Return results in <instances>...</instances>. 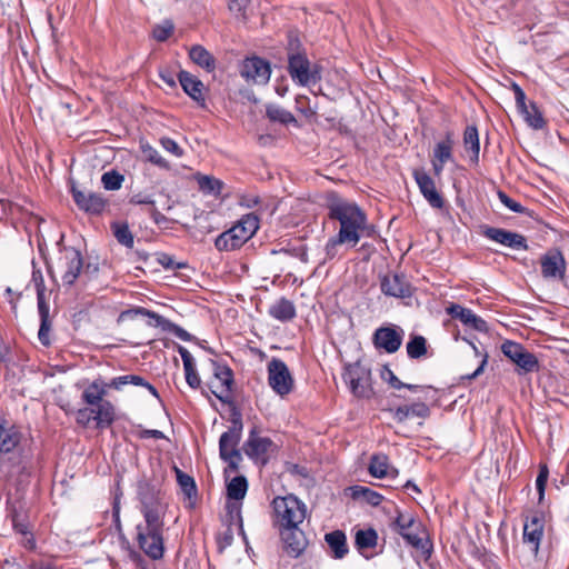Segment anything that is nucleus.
<instances>
[{
    "label": "nucleus",
    "instance_id": "dca6fc26",
    "mask_svg": "<svg viewBox=\"0 0 569 569\" xmlns=\"http://www.w3.org/2000/svg\"><path fill=\"white\" fill-rule=\"evenodd\" d=\"M240 74L248 82L266 84L271 76V68L268 61L259 57H251L243 60L240 66Z\"/></svg>",
    "mask_w": 569,
    "mask_h": 569
},
{
    "label": "nucleus",
    "instance_id": "473e14b6",
    "mask_svg": "<svg viewBox=\"0 0 569 569\" xmlns=\"http://www.w3.org/2000/svg\"><path fill=\"white\" fill-rule=\"evenodd\" d=\"M106 388H108L107 383L100 379L92 381L82 392V400L91 407L106 402L107 400L103 399L107 395Z\"/></svg>",
    "mask_w": 569,
    "mask_h": 569
},
{
    "label": "nucleus",
    "instance_id": "cd10ccee",
    "mask_svg": "<svg viewBox=\"0 0 569 569\" xmlns=\"http://www.w3.org/2000/svg\"><path fill=\"white\" fill-rule=\"evenodd\" d=\"M368 471L372 477L379 479L386 477L396 478L398 476V470L390 466L388 456L383 453L371 456Z\"/></svg>",
    "mask_w": 569,
    "mask_h": 569
},
{
    "label": "nucleus",
    "instance_id": "5fc2aeb1",
    "mask_svg": "<svg viewBox=\"0 0 569 569\" xmlns=\"http://www.w3.org/2000/svg\"><path fill=\"white\" fill-rule=\"evenodd\" d=\"M548 476H549L548 467L546 465H541L539 467V473L536 479V488H537V491L539 495V502H541L545 498V490H546V485L548 481Z\"/></svg>",
    "mask_w": 569,
    "mask_h": 569
},
{
    "label": "nucleus",
    "instance_id": "774afa93",
    "mask_svg": "<svg viewBox=\"0 0 569 569\" xmlns=\"http://www.w3.org/2000/svg\"><path fill=\"white\" fill-rule=\"evenodd\" d=\"M133 204H149L151 208L154 207V199L151 194H144L142 192L133 194L130 200Z\"/></svg>",
    "mask_w": 569,
    "mask_h": 569
},
{
    "label": "nucleus",
    "instance_id": "e2e57ef3",
    "mask_svg": "<svg viewBox=\"0 0 569 569\" xmlns=\"http://www.w3.org/2000/svg\"><path fill=\"white\" fill-rule=\"evenodd\" d=\"M184 376L188 386L192 389H199L201 385V379L196 370V366L190 368H184Z\"/></svg>",
    "mask_w": 569,
    "mask_h": 569
},
{
    "label": "nucleus",
    "instance_id": "39448f33",
    "mask_svg": "<svg viewBox=\"0 0 569 569\" xmlns=\"http://www.w3.org/2000/svg\"><path fill=\"white\" fill-rule=\"evenodd\" d=\"M342 379L355 397L369 399L373 396L371 371L361 362L346 366Z\"/></svg>",
    "mask_w": 569,
    "mask_h": 569
},
{
    "label": "nucleus",
    "instance_id": "f257e3e1",
    "mask_svg": "<svg viewBox=\"0 0 569 569\" xmlns=\"http://www.w3.org/2000/svg\"><path fill=\"white\" fill-rule=\"evenodd\" d=\"M325 208L329 220L339 222L337 234L329 238L325 246L328 260L337 257L339 246L355 248L362 237L372 236L373 226L369 224L367 213L355 201L336 191H328L325 194Z\"/></svg>",
    "mask_w": 569,
    "mask_h": 569
},
{
    "label": "nucleus",
    "instance_id": "ddd939ff",
    "mask_svg": "<svg viewBox=\"0 0 569 569\" xmlns=\"http://www.w3.org/2000/svg\"><path fill=\"white\" fill-rule=\"evenodd\" d=\"M541 276L546 280L560 281L565 279L567 262L559 249H550L540 257Z\"/></svg>",
    "mask_w": 569,
    "mask_h": 569
},
{
    "label": "nucleus",
    "instance_id": "2f4dec72",
    "mask_svg": "<svg viewBox=\"0 0 569 569\" xmlns=\"http://www.w3.org/2000/svg\"><path fill=\"white\" fill-rule=\"evenodd\" d=\"M189 58L191 61L208 72H212L216 69L214 57L202 46L194 44L189 50Z\"/></svg>",
    "mask_w": 569,
    "mask_h": 569
},
{
    "label": "nucleus",
    "instance_id": "c03bdc74",
    "mask_svg": "<svg viewBox=\"0 0 569 569\" xmlns=\"http://www.w3.org/2000/svg\"><path fill=\"white\" fill-rule=\"evenodd\" d=\"M141 150H142V153L143 156L146 157V159L151 162L152 164L161 168V169H169L170 168V163L168 160H166L161 154L160 152L153 148L152 146L150 144H143L141 147Z\"/></svg>",
    "mask_w": 569,
    "mask_h": 569
},
{
    "label": "nucleus",
    "instance_id": "4c0bfd02",
    "mask_svg": "<svg viewBox=\"0 0 569 569\" xmlns=\"http://www.w3.org/2000/svg\"><path fill=\"white\" fill-rule=\"evenodd\" d=\"M248 491V481L244 476H236L227 483V496L231 500L240 501Z\"/></svg>",
    "mask_w": 569,
    "mask_h": 569
},
{
    "label": "nucleus",
    "instance_id": "a878e982",
    "mask_svg": "<svg viewBox=\"0 0 569 569\" xmlns=\"http://www.w3.org/2000/svg\"><path fill=\"white\" fill-rule=\"evenodd\" d=\"M22 433L20 430L0 419V453L12 452L21 442Z\"/></svg>",
    "mask_w": 569,
    "mask_h": 569
},
{
    "label": "nucleus",
    "instance_id": "412c9836",
    "mask_svg": "<svg viewBox=\"0 0 569 569\" xmlns=\"http://www.w3.org/2000/svg\"><path fill=\"white\" fill-rule=\"evenodd\" d=\"M403 339V331L393 327L378 328L373 333V345L387 353H395L399 350Z\"/></svg>",
    "mask_w": 569,
    "mask_h": 569
},
{
    "label": "nucleus",
    "instance_id": "2eb2a0df",
    "mask_svg": "<svg viewBox=\"0 0 569 569\" xmlns=\"http://www.w3.org/2000/svg\"><path fill=\"white\" fill-rule=\"evenodd\" d=\"M511 88L515 93L517 109L527 124L535 130L543 129L546 121L537 104L535 102L526 103V93L518 83L512 82Z\"/></svg>",
    "mask_w": 569,
    "mask_h": 569
},
{
    "label": "nucleus",
    "instance_id": "72a5a7b5",
    "mask_svg": "<svg viewBox=\"0 0 569 569\" xmlns=\"http://www.w3.org/2000/svg\"><path fill=\"white\" fill-rule=\"evenodd\" d=\"M49 303L42 302L41 305H38V312L40 317V328L38 331V339L44 347L50 346V331H51V320L49 315Z\"/></svg>",
    "mask_w": 569,
    "mask_h": 569
},
{
    "label": "nucleus",
    "instance_id": "4be33fe9",
    "mask_svg": "<svg viewBox=\"0 0 569 569\" xmlns=\"http://www.w3.org/2000/svg\"><path fill=\"white\" fill-rule=\"evenodd\" d=\"M380 289L383 295L393 298H409L412 295V287L403 274H386L380 280Z\"/></svg>",
    "mask_w": 569,
    "mask_h": 569
},
{
    "label": "nucleus",
    "instance_id": "bb28decb",
    "mask_svg": "<svg viewBox=\"0 0 569 569\" xmlns=\"http://www.w3.org/2000/svg\"><path fill=\"white\" fill-rule=\"evenodd\" d=\"M178 80L183 91L199 104L204 106L203 90L204 86L197 77L188 71L181 70L178 74Z\"/></svg>",
    "mask_w": 569,
    "mask_h": 569
},
{
    "label": "nucleus",
    "instance_id": "49530a36",
    "mask_svg": "<svg viewBox=\"0 0 569 569\" xmlns=\"http://www.w3.org/2000/svg\"><path fill=\"white\" fill-rule=\"evenodd\" d=\"M124 177L116 170L107 171L101 177V182L106 190H119L122 186Z\"/></svg>",
    "mask_w": 569,
    "mask_h": 569
},
{
    "label": "nucleus",
    "instance_id": "c9c22d12",
    "mask_svg": "<svg viewBox=\"0 0 569 569\" xmlns=\"http://www.w3.org/2000/svg\"><path fill=\"white\" fill-rule=\"evenodd\" d=\"M350 491H351V497L353 499L362 500L372 507L379 506L383 500L382 495L370 489L369 487L356 485V486L350 487Z\"/></svg>",
    "mask_w": 569,
    "mask_h": 569
},
{
    "label": "nucleus",
    "instance_id": "f3484780",
    "mask_svg": "<svg viewBox=\"0 0 569 569\" xmlns=\"http://www.w3.org/2000/svg\"><path fill=\"white\" fill-rule=\"evenodd\" d=\"M63 286L71 287L77 281L83 267L81 252L73 247L64 248L61 257Z\"/></svg>",
    "mask_w": 569,
    "mask_h": 569
},
{
    "label": "nucleus",
    "instance_id": "680f3d73",
    "mask_svg": "<svg viewBox=\"0 0 569 569\" xmlns=\"http://www.w3.org/2000/svg\"><path fill=\"white\" fill-rule=\"evenodd\" d=\"M381 378L387 381L393 389H402L405 383L398 379L395 372L387 366L381 371Z\"/></svg>",
    "mask_w": 569,
    "mask_h": 569
},
{
    "label": "nucleus",
    "instance_id": "79ce46f5",
    "mask_svg": "<svg viewBox=\"0 0 569 569\" xmlns=\"http://www.w3.org/2000/svg\"><path fill=\"white\" fill-rule=\"evenodd\" d=\"M112 228H113V234H114L117 241L120 244L131 249L134 244V239H133V234L130 231L128 224L127 223H114L112 226Z\"/></svg>",
    "mask_w": 569,
    "mask_h": 569
},
{
    "label": "nucleus",
    "instance_id": "9b49d317",
    "mask_svg": "<svg viewBox=\"0 0 569 569\" xmlns=\"http://www.w3.org/2000/svg\"><path fill=\"white\" fill-rule=\"evenodd\" d=\"M391 528L399 533L408 545L416 549H425L423 539L419 536L421 523L411 515H405L398 511L397 517L391 522Z\"/></svg>",
    "mask_w": 569,
    "mask_h": 569
},
{
    "label": "nucleus",
    "instance_id": "8fccbe9b",
    "mask_svg": "<svg viewBox=\"0 0 569 569\" xmlns=\"http://www.w3.org/2000/svg\"><path fill=\"white\" fill-rule=\"evenodd\" d=\"M173 23L169 20H164L162 23L154 26L152 36L157 41H166L173 32Z\"/></svg>",
    "mask_w": 569,
    "mask_h": 569
},
{
    "label": "nucleus",
    "instance_id": "7c9ffc66",
    "mask_svg": "<svg viewBox=\"0 0 569 569\" xmlns=\"http://www.w3.org/2000/svg\"><path fill=\"white\" fill-rule=\"evenodd\" d=\"M269 315L281 322H287L296 317V308L292 301L280 298L269 308Z\"/></svg>",
    "mask_w": 569,
    "mask_h": 569
},
{
    "label": "nucleus",
    "instance_id": "0e129e2a",
    "mask_svg": "<svg viewBox=\"0 0 569 569\" xmlns=\"http://www.w3.org/2000/svg\"><path fill=\"white\" fill-rule=\"evenodd\" d=\"M158 262L168 270L181 269L186 267V263H176L173 258L167 253H161L158 258Z\"/></svg>",
    "mask_w": 569,
    "mask_h": 569
},
{
    "label": "nucleus",
    "instance_id": "a18cd8bd",
    "mask_svg": "<svg viewBox=\"0 0 569 569\" xmlns=\"http://www.w3.org/2000/svg\"><path fill=\"white\" fill-rule=\"evenodd\" d=\"M267 116L271 121H277L283 124L296 121L293 114L279 106L267 107Z\"/></svg>",
    "mask_w": 569,
    "mask_h": 569
},
{
    "label": "nucleus",
    "instance_id": "e433bc0d",
    "mask_svg": "<svg viewBox=\"0 0 569 569\" xmlns=\"http://www.w3.org/2000/svg\"><path fill=\"white\" fill-rule=\"evenodd\" d=\"M453 138L451 132H447L446 138L436 143L433 148V158L435 160L441 162H449L453 160L452 148H453Z\"/></svg>",
    "mask_w": 569,
    "mask_h": 569
},
{
    "label": "nucleus",
    "instance_id": "f8f14e48",
    "mask_svg": "<svg viewBox=\"0 0 569 569\" xmlns=\"http://www.w3.org/2000/svg\"><path fill=\"white\" fill-rule=\"evenodd\" d=\"M213 368V377L218 383H210L211 393L221 402L229 403L231 401V389L233 385V372L226 363L211 360Z\"/></svg>",
    "mask_w": 569,
    "mask_h": 569
},
{
    "label": "nucleus",
    "instance_id": "3c124183",
    "mask_svg": "<svg viewBox=\"0 0 569 569\" xmlns=\"http://www.w3.org/2000/svg\"><path fill=\"white\" fill-rule=\"evenodd\" d=\"M509 231L510 230H506V229H502V228L488 227L483 231V236L486 238L497 242V243L506 246L507 244V239H508V236H509Z\"/></svg>",
    "mask_w": 569,
    "mask_h": 569
},
{
    "label": "nucleus",
    "instance_id": "13d9d810",
    "mask_svg": "<svg viewBox=\"0 0 569 569\" xmlns=\"http://www.w3.org/2000/svg\"><path fill=\"white\" fill-rule=\"evenodd\" d=\"M506 247L516 250H528L527 239L520 233L509 231Z\"/></svg>",
    "mask_w": 569,
    "mask_h": 569
},
{
    "label": "nucleus",
    "instance_id": "a211bd4d",
    "mask_svg": "<svg viewBox=\"0 0 569 569\" xmlns=\"http://www.w3.org/2000/svg\"><path fill=\"white\" fill-rule=\"evenodd\" d=\"M412 177L418 184V188L427 200V202L436 209H441L445 206L442 196L438 192L433 179L425 169H415Z\"/></svg>",
    "mask_w": 569,
    "mask_h": 569
},
{
    "label": "nucleus",
    "instance_id": "c756f323",
    "mask_svg": "<svg viewBox=\"0 0 569 569\" xmlns=\"http://www.w3.org/2000/svg\"><path fill=\"white\" fill-rule=\"evenodd\" d=\"M325 540L328 543L332 557L335 559H342L348 553V545L346 533L341 530H335L332 532L326 533Z\"/></svg>",
    "mask_w": 569,
    "mask_h": 569
},
{
    "label": "nucleus",
    "instance_id": "c85d7f7f",
    "mask_svg": "<svg viewBox=\"0 0 569 569\" xmlns=\"http://www.w3.org/2000/svg\"><path fill=\"white\" fill-rule=\"evenodd\" d=\"M92 411V419L98 429L110 427L116 419V411L113 405L108 400L100 405L90 407Z\"/></svg>",
    "mask_w": 569,
    "mask_h": 569
},
{
    "label": "nucleus",
    "instance_id": "69168bd1",
    "mask_svg": "<svg viewBox=\"0 0 569 569\" xmlns=\"http://www.w3.org/2000/svg\"><path fill=\"white\" fill-rule=\"evenodd\" d=\"M11 521H12V527L17 533L23 536V535L30 532L28 523L20 521L18 512L13 511L11 513Z\"/></svg>",
    "mask_w": 569,
    "mask_h": 569
},
{
    "label": "nucleus",
    "instance_id": "ea45409f",
    "mask_svg": "<svg viewBox=\"0 0 569 569\" xmlns=\"http://www.w3.org/2000/svg\"><path fill=\"white\" fill-rule=\"evenodd\" d=\"M174 470H176V476H177V482H178L179 487L181 488L182 492L184 493V496L189 500L194 499L197 497V486H196L194 479L191 476L181 471L177 467L174 468Z\"/></svg>",
    "mask_w": 569,
    "mask_h": 569
},
{
    "label": "nucleus",
    "instance_id": "b1692460",
    "mask_svg": "<svg viewBox=\"0 0 569 569\" xmlns=\"http://www.w3.org/2000/svg\"><path fill=\"white\" fill-rule=\"evenodd\" d=\"M280 535L288 556L298 558L303 553L308 546V540L299 527L282 529Z\"/></svg>",
    "mask_w": 569,
    "mask_h": 569
},
{
    "label": "nucleus",
    "instance_id": "37998d69",
    "mask_svg": "<svg viewBox=\"0 0 569 569\" xmlns=\"http://www.w3.org/2000/svg\"><path fill=\"white\" fill-rule=\"evenodd\" d=\"M198 184L201 191L210 194H219L223 188V182L209 176L198 177Z\"/></svg>",
    "mask_w": 569,
    "mask_h": 569
},
{
    "label": "nucleus",
    "instance_id": "7ed1b4c3",
    "mask_svg": "<svg viewBox=\"0 0 569 569\" xmlns=\"http://www.w3.org/2000/svg\"><path fill=\"white\" fill-rule=\"evenodd\" d=\"M259 229V219L254 213L243 214L241 219L214 240L219 251H231L240 248L251 239Z\"/></svg>",
    "mask_w": 569,
    "mask_h": 569
},
{
    "label": "nucleus",
    "instance_id": "20e7f679",
    "mask_svg": "<svg viewBox=\"0 0 569 569\" xmlns=\"http://www.w3.org/2000/svg\"><path fill=\"white\" fill-rule=\"evenodd\" d=\"M271 505L282 529L299 527L307 517L306 503L292 493L276 497Z\"/></svg>",
    "mask_w": 569,
    "mask_h": 569
},
{
    "label": "nucleus",
    "instance_id": "423d86ee",
    "mask_svg": "<svg viewBox=\"0 0 569 569\" xmlns=\"http://www.w3.org/2000/svg\"><path fill=\"white\" fill-rule=\"evenodd\" d=\"M138 316L148 317L153 321H149L148 325L152 327H159L163 331H168L173 333L176 337L183 341H191L193 339L192 335L184 330L182 327L177 323L170 321L169 319L162 317L161 315L146 309L143 307H134L131 309H127L120 313L121 320L134 319Z\"/></svg>",
    "mask_w": 569,
    "mask_h": 569
},
{
    "label": "nucleus",
    "instance_id": "09e8293b",
    "mask_svg": "<svg viewBox=\"0 0 569 569\" xmlns=\"http://www.w3.org/2000/svg\"><path fill=\"white\" fill-rule=\"evenodd\" d=\"M33 271H32V281L37 291V303L41 305L42 302H47L46 300V284L43 280V276L40 269H36V263L32 261Z\"/></svg>",
    "mask_w": 569,
    "mask_h": 569
},
{
    "label": "nucleus",
    "instance_id": "338daca9",
    "mask_svg": "<svg viewBox=\"0 0 569 569\" xmlns=\"http://www.w3.org/2000/svg\"><path fill=\"white\" fill-rule=\"evenodd\" d=\"M260 203H261V199L257 194H243L240 197V200H239V204L241 207H244L248 209L256 208Z\"/></svg>",
    "mask_w": 569,
    "mask_h": 569
},
{
    "label": "nucleus",
    "instance_id": "6e6d98bb",
    "mask_svg": "<svg viewBox=\"0 0 569 569\" xmlns=\"http://www.w3.org/2000/svg\"><path fill=\"white\" fill-rule=\"evenodd\" d=\"M498 198L505 207H507L510 211L515 213H523L526 210L520 202L510 198L506 192L501 190L498 191Z\"/></svg>",
    "mask_w": 569,
    "mask_h": 569
},
{
    "label": "nucleus",
    "instance_id": "6ab92c4d",
    "mask_svg": "<svg viewBox=\"0 0 569 569\" xmlns=\"http://www.w3.org/2000/svg\"><path fill=\"white\" fill-rule=\"evenodd\" d=\"M545 518L540 512L528 517L523 526V543L535 556L538 553L540 541L543 536Z\"/></svg>",
    "mask_w": 569,
    "mask_h": 569
},
{
    "label": "nucleus",
    "instance_id": "f704fd0d",
    "mask_svg": "<svg viewBox=\"0 0 569 569\" xmlns=\"http://www.w3.org/2000/svg\"><path fill=\"white\" fill-rule=\"evenodd\" d=\"M463 146L470 151V160L478 163L480 153L479 133L476 126H467L463 132Z\"/></svg>",
    "mask_w": 569,
    "mask_h": 569
},
{
    "label": "nucleus",
    "instance_id": "aec40b11",
    "mask_svg": "<svg viewBox=\"0 0 569 569\" xmlns=\"http://www.w3.org/2000/svg\"><path fill=\"white\" fill-rule=\"evenodd\" d=\"M73 201L78 208L90 214H100L107 204V201L101 193L84 191L76 188H71Z\"/></svg>",
    "mask_w": 569,
    "mask_h": 569
},
{
    "label": "nucleus",
    "instance_id": "6e6552de",
    "mask_svg": "<svg viewBox=\"0 0 569 569\" xmlns=\"http://www.w3.org/2000/svg\"><path fill=\"white\" fill-rule=\"evenodd\" d=\"M501 351L505 357L517 366V372L520 376L539 369V361L537 357L519 342L506 340L501 345Z\"/></svg>",
    "mask_w": 569,
    "mask_h": 569
},
{
    "label": "nucleus",
    "instance_id": "5701e85b",
    "mask_svg": "<svg viewBox=\"0 0 569 569\" xmlns=\"http://www.w3.org/2000/svg\"><path fill=\"white\" fill-rule=\"evenodd\" d=\"M241 439L223 432L219 439V456L228 463L232 471H237L239 463L242 460L241 452L238 445Z\"/></svg>",
    "mask_w": 569,
    "mask_h": 569
},
{
    "label": "nucleus",
    "instance_id": "9d476101",
    "mask_svg": "<svg viewBox=\"0 0 569 569\" xmlns=\"http://www.w3.org/2000/svg\"><path fill=\"white\" fill-rule=\"evenodd\" d=\"M268 385L280 397L289 395L295 386V380L284 361L272 358L267 366Z\"/></svg>",
    "mask_w": 569,
    "mask_h": 569
},
{
    "label": "nucleus",
    "instance_id": "58836bf2",
    "mask_svg": "<svg viewBox=\"0 0 569 569\" xmlns=\"http://www.w3.org/2000/svg\"><path fill=\"white\" fill-rule=\"evenodd\" d=\"M378 533L373 528L358 530L355 537V545L359 551L376 547Z\"/></svg>",
    "mask_w": 569,
    "mask_h": 569
},
{
    "label": "nucleus",
    "instance_id": "a19ab883",
    "mask_svg": "<svg viewBox=\"0 0 569 569\" xmlns=\"http://www.w3.org/2000/svg\"><path fill=\"white\" fill-rule=\"evenodd\" d=\"M406 348L409 358L419 359L427 353V340L422 336H413Z\"/></svg>",
    "mask_w": 569,
    "mask_h": 569
},
{
    "label": "nucleus",
    "instance_id": "4468645a",
    "mask_svg": "<svg viewBox=\"0 0 569 569\" xmlns=\"http://www.w3.org/2000/svg\"><path fill=\"white\" fill-rule=\"evenodd\" d=\"M139 511L168 509L166 495L149 481H140L137 488Z\"/></svg>",
    "mask_w": 569,
    "mask_h": 569
},
{
    "label": "nucleus",
    "instance_id": "bf43d9fd",
    "mask_svg": "<svg viewBox=\"0 0 569 569\" xmlns=\"http://www.w3.org/2000/svg\"><path fill=\"white\" fill-rule=\"evenodd\" d=\"M407 408L409 410V417H417V418H428L430 416V409L425 402H413L411 405H407Z\"/></svg>",
    "mask_w": 569,
    "mask_h": 569
},
{
    "label": "nucleus",
    "instance_id": "052dcab7",
    "mask_svg": "<svg viewBox=\"0 0 569 569\" xmlns=\"http://www.w3.org/2000/svg\"><path fill=\"white\" fill-rule=\"evenodd\" d=\"M160 144L166 151L177 158H181L183 156V149L171 138L162 137L160 139Z\"/></svg>",
    "mask_w": 569,
    "mask_h": 569
},
{
    "label": "nucleus",
    "instance_id": "4d7b16f0",
    "mask_svg": "<svg viewBox=\"0 0 569 569\" xmlns=\"http://www.w3.org/2000/svg\"><path fill=\"white\" fill-rule=\"evenodd\" d=\"M229 10L237 17L246 20V10L250 0H227Z\"/></svg>",
    "mask_w": 569,
    "mask_h": 569
},
{
    "label": "nucleus",
    "instance_id": "603ef678",
    "mask_svg": "<svg viewBox=\"0 0 569 569\" xmlns=\"http://www.w3.org/2000/svg\"><path fill=\"white\" fill-rule=\"evenodd\" d=\"M230 422H231V426L226 431V433H229L230 436L241 439L242 429H243L242 416L237 409L232 410Z\"/></svg>",
    "mask_w": 569,
    "mask_h": 569
},
{
    "label": "nucleus",
    "instance_id": "393cba45",
    "mask_svg": "<svg viewBox=\"0 0 569 569\" xmlns=\"http://www.w3.org/2000/svg\"><path fill=\"white\" fill-rule=\"evenodd\" d=\"M446 312L453 319H459L465 326L471 327L477 331L486 332L488 330L487 322L471 309L465 308L458 303H450V306L446 308Z\"/></svg>",
    "mask_w": 569,
    "mask_h": 569
},
{
    "label": "nucleus",
    "instance_id": "0eeeda50",
    "mask_svg": "<svg viewBox=\"0 0 569 569\" xmlns=\"http://www.w3.org/2000/svg\"><path fill=\"white\" fill-rule=\"evenodd\" d=\"M288 72L292 80L302 87L316 84L321 80L319 68L312 67L307 56L300 52L289 54Z\"/></svg>",
    "mask_w": 569,
    "mask_h": 569
},
{
    "label": "nucleus",
    "instance_id": "f03ea898",
    "mask_svg": "<svg viewBox=\"0 0 569 569\" xmlns=\"http://www.w3.org/2000/svg\"><path fill=\"white\" fill-rule=\"evenodd\" d=\"M168 509L140 512L143 522L136 526V540L140 550L152 560H160L164 555V516Z\"/></svg>",
    "mask_w": 569,
    "mask_h": 569
},
{
    "label": "nucleus",
    "instance_id": "1a4fd4ad",
    "mask_svg": "<svg viewBox=\"0 0 569 569\" xmlns=\"http://www.w3.org/2000/svg\"><path fill=\"white\" fill-rule=\"evenodd\" d=\"M277 445L269 438L259 435L256 428L249 431L242 450L254 463L266 466L269 461V453L277 450Z\"/></svg>",
    "mask_w": 569,
    "mask_h": 569
},
{
    "label": "nucleus",
    "instance_id": "864d4df0",
    "mask_svg": "<svg viewBox=\"0 0 569 569\" xmlns=\"http://www.w3.org/2000/svg\"><path fill=\"white\" fill-rule=\"evenodd\" d=\"M227 511L228 516L231 521H237L239 530L242 535L243 532V523H242V516H241V503L239 501L228 502L227 503Z\"/></svg>",
    "mask_w": 569,
    "mask_h": 569
},
{
    "label": "nucleus",
    "instance_id": "de8ad7c7",
    "mask_svg": "<svg viewBox=\"0 0 569 569\" xmlns=\"http://www.w3.org/2000/svg\"><path fill=\"white\" fill-rule=\"evenodd\" d=\"M127 385H142V377L137 375L119 376L111 379L110 382L107 383L108 388H112L116 390H121Z\"/></svg>",
    "mask_w": 569,
    "mask_h": 569
}]
</instances>
